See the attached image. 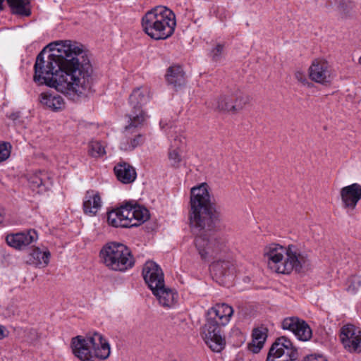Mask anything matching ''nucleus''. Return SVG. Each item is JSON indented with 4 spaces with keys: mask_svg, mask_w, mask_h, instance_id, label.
Instances as JSON below:
<instances>
[{
    "mask_svg": "<svg viewBox=\"0 0 361 361\" xmlns=\"http://www.w3.org/2000/svg\"><path fill=\"white\" fill-rule=\"evenodd\" d=\"M49 46L52 53L47 59L45 48L37 56L34 80L69 96L87 97L92 92V68L83 45L66 40Z\"/></svg>",
    "mask_w": 361,
    "mask_h": 361,
    "instance_id": "nucleus-1",
    "label": "nucleus"
},
{
    "mask_svg": "<svg viewBox=\"0 0 361 361\" xmlns=\"http://www.w3.org/2000/svg\"><path fill=\"white\" fill-rule=\"evenodd\" d=\"M190 228L195 235L194 244L204 261H209L221 250L224 240L214 231L219 214L212 202L207 183L193 187L190 191L188 209Z\"/></svg>",
    "mask_w": 361,
    "mask_h": 361,
    "instance_id": "nucleus-2",
    "label": "nucleus"
},
{
    "mask_svg": "<svg viewBox=\"0 0 361 361\" xmlns=\"http://www.w3.org/2000/svg\"><path fill=\"white\" fill-rule=\"evenodd\" d=\"M268 267L278 274H290L304 272L310 266L308 254L295 245L283 247L271 243L264 249Z\"/></svg>",
    "mask_w": 361,
    "mask_h": 361,
    "instance_id": "nucleus-3",
    "label": "nucleus"
},
{
    "mask_svg": "<svg viewBox=\"0 0 361 361\" xmlns=\"http://www.w3.org/2000/svg\"><path fill=\"white\" fill-rule=\"evenodd\" d=\"M176 26L174 13L166 6H157L147 11L142 18L144 32L155 40L171 37Z\"/></svg>",
    "mask_w": 361,
    "mask_h": 361,
    "instance_id": "nucleus-4",
    "label": "nucleus"
},
{
    "mask_svg": "<svg viewBox=\"0 0 361 361\" xmlns=\"http://www.w3.org/2000/svg\"><path fill=\"white\" fill-rule=\"evenodd\" d=\"M71 348L73 355L81 361L105 360L111 353L109 342L97 332L86 338L82 336L73 338Z\"/></svg>",
    "mask_w": 361,
    "mask_h": 361,
    "instance_id": "nucleus-5",
    "label": "nucleus"
},
{
    "mask_svg": "<svg viewBox=\"0 0 361 361\" xmlns=\"http://www.w3.org/2000/svg\"><path fill=\"white\" fill-rule=\"evenodd\" d=\"M102 262L109 269L125 271L134 266L135 259L130 249L123 243L110 242L99 252Z\"/></svg>",
    "mask_w": 361,
    "mask_h": 361,
    "instance_id": "nucleus-6",
    "label": "nucleus"
},
{
    "mask_svg": "<svg viewBox=\"0 0 361 361\" xmlns=\"http://www.w3.org/2000/svg\"><path fill=\"white\" fill-rule=\"evenodd\" d=\"M127 118L128 124L123 132L124 137L121 141L120 148L124 151H131L144 141L142 135L137 130L142 126L145 120L140 112L128 114Z\"/></svg>",
    "mask_w": 361,
    "mask_h": 361,
    "instance_id": "nucleus-7",
    "label": "nucleus"
},
{
    "mask_svg": "<svg viewBox=\"0 0 361 361\" xmlns=\"http://www.w3.org/2000/svg\"><path fill=\"white\" fill-rule=\"evenodd\" d=\"M299 357L298 349L285 336L278 338L272 344L267 361H296Z\"/></svg>",
    "mask_w": 361,
    "mask_h": 361,
    "instance_id": "nucleus-8",
    "label": "nucleus"
},
{
    "mask_svg": "<svg viewBox=\"0 0 361 361\" xmlns=\"http://www.w3.org/2000/svg\"><path fill=\"white\" fill-rule=\"evenodd\" d=\"M309 78L314 82L328 85L333 79L331 66L323 59H314L308 70Z\"/></svg>",
    "mask_w": 361,
    "mask_h": 361,
    "instance_id": "nucleus-9",
    "label": "nucleus"
},
{
    "mask_svg": "<svg viewBox=\"0 0 361 361\" xmlns=\"http://www.w3.org/2000/svg\"><path fill=\"white\" fill-rule=\"evenodd\" d=\"M282 329L290 331L302 341H307L312 336V331L309 324L297 317L285 318L281 323Z\"/></svg>",
    "mask_w": 361,
    "mask_h": 361,
    "instance_id": "nucleus-10",
    "label": "nucleus"
},
{
    "mask_svg": "<svg viewBox=\"0 0 361 361\" xmlns=\"http://www.w3.org/2000/svg\"><path fill=\"white\" fill-rule=\"evenodd\" d=\"M341 340L344 348L349 352H361V332L355 326H344L341 329Z\"/></svg>",
    "mask_w": 361,
    "mask_h": 361,
    "instance_id": "nucleus-11",
    "label": "nucleus"
},
{
    "mask_svg": "<svg viewBox=\"0 0 361 361\" xmlns=\"http://www.w3.org/2000/svg\"><path fill=\"white\" fill-rule=\"evenodd\" d=\"M38 239V234L34 229H29L26 231L16 233L8 234L6 236V242L10 247L22 250L31 243L36 242Z\"/></svg>",
    "mask_w": 361,
    "mask_h": 361,
    "instance_id": "nucleus-12",
    "label": "nucleus"
},
{
    "mask_svg": "<svg viewBox=\"0 0 361 361\" xmlns=\"http://www.w3.org/2000/svg\"><path fill=\"white\" fill-rule=\"evenodd\" d=\"M145 283L153 291L164 283V273L159 266L154 262H147L142 269Z\"/></svg>",
    "mask_w": 361,
    "mask_h": 361,
    "instance_id": "nucleus-13",
    "label": "nucleus"
},
{
    "mask_svg": "<svg viewBox=\"0 0 361 361\" xmlns=\"http://www.w3.org/2000/svg\"><path fill=\"white\" fill-rule=\"evenodd\" d=\"M340 194L343 207L353 210L361 200V185L353 183L343 187Z\"/></svg>",
    "mask_w": 361,
    "mask_h": 361,
    "instance_id": "nucleus-14",
    "label": "nucleus"
},
{
    "mask_svg": "<svg viewBox=\"0 0 361 361\" xmlns=\"http://www.w3.org/2000/svg\"><path fill=\"white\" fill-rule=\"evenodd\" d=\"M149 97V90L147 87H142L135 89L129 97V102L133 108L129 114L140 112L146 120L147 116L142 111V106L148 102Z\"/></svg>",
    "mask_w": 361,
    "mask_h": 361,
    "instance_id": "nucleus-15",
    "label": "nucleus"
},
{
    "mask_svg": "<svg viewBox=\"0 0 361 361\" xmlns=\"http://www.w3.org/2000/svg\"><path fill=\"white\" fill-rule=\"evenodd\" d=\"M185 143V138L180 135H176L171 140L168 153L169 162L171 167L175 169L180 167L183 161L180 148Z\"/></svg>",
    "mask_w": 361,
    "mask_h": 361,
    "instance_id": "nucleus-16",
    "label": "nucleus"
},
{
    "mask_svg": "<svg viewBox=\"0 0 361 361\" xmlns=\"http://www.w3.org/2000/svg\"><path fill=\"white\" fill-rule=\"evenodd\" d=\"M233 307L226 303H218L207 311V317L217 320L223 326L228 324L233 314Z\"/></svg>",
    "mask_w": 361,
    "mask_h": 361,
    "instance_id": "nucleus-17",
    "label": "nucleus"
},
{
    "mask_svg": "<svg viewBox=\"0 0 361 361\" xmlns=\"http://www.w3.org/2000/svg\"><path fill=\"white\" fill-rule=\"evenodd\" d=\"M126 212L128 213V218L130 221L131 227L137 226L146 221L149 217V211L140 205L126 204Z\"/></svg>",
    "mask_w": 361,
    "mask_h": 361,
    "instance_id": "nucleus-18",
    "label": "nucleus"
},
{
    "mask_svg": "<svg viewBox=\"0 0 361 361\" xmlns=\"http://www.w3.org/2000/svg\"><path fill=\"white\" fill-rule=\"evenodd\" d=\"M159 304L164 307H171L176 302L178 294L174 290L165 286L164 283L152 291Z\"/></svg>",
    "mask_w": 361,
    "mask_h": 361,
    "instance_id": "nucleus-19",
    "label": "nucleus"
},
{
    "mask_svg": "<svg viewBox=\"0 0 361 361\" xmlns=\"http://www.w3.org/2000/svg\"><path fill=\"white\" fill-rule=\"evenodd\" d=\"M128 213L126 212V204L119 208L113 209L107 215V221L109 225L114 227H131L130 221L128 218Z\"/></svg>",
    "mask_w": 361,
    "mask_h": 361,
    "instance_id": "nucleus-20",
    "label": "nucleus"
},
{
    "mask_svg": "<svg viewBox=\"0 0 361 361\" xmlns=\"http://www.w3.org/2000/svg\"><path fill=\"white\" fill-rule=\"evenodd\" d=\"M50 257L51 253L47 248L33 247L29 253L27 263L35 267H45L49 263Z\"/></svg>",
    "mask_w": 361,
    "mask_h": 361,
    "instance_id": "nucleus-21",
    "label": "nucleus"
},
{
    "mask_svg": "<svg viewBox=\"0 0 361 361\" xmlns=\"http://www.w3.org/2000/svg\"><path fill=\"white\" fill-rule=\"evenodd\" d=\"M114 172L118 180L126 184L133 183L137 177L135 168L126 162L116 164L114 166Z\"/></svg>",
    "mask_w": 361,
    "mask_h": 361,
    "instance_id": "nucleus-22",
    "label": "nucleus"
},
{
    "mask_svg": "<svg viewBox=\"0 0 361 361\" xmlns=\"http://www.w3.org/2000/svg\"><path fill=\"white\" fill-rule=\"evenodd\" d=\"M210 271L214 276L220 280L232 276L234 274V265L229 261L219 260L210 265Z\"/></svg>",
    "mask_w": 361,
    "mask_h": 361,
    "instance_id": "nucleus-23",
    "label": "nucleus"
},
{
    "mask_svg": "<svg viewBox=\"0 0 361 361\" xmlns=\"http://www.w3.org/2000/svg\"><path fill=\"white\" fill-rule=\"evenodd\" d=\"M39 102L44 106L54 111L61 110L65 107L63 97L54 93H42L39 95Z\"/></svg>",
    "mask_w": 361,
    "mask_h": 361,
    "instance_id": "nucleus-24",
    "label": "nucleus"
},
{
    "mask_svg": "<svg viewBox=\"0 0 361 361\" xmlns=\"http://www.w3.org/2000/svg\"><path fill=\"white\" fill-rule=\"evenodd\" d=\"M102 206L101 197L94 191H87L83 202L84 212L90 216L95 215Z\"/></svg>",
    "mask_w": 361,
    "mask_h": 361,
    "instance_id": "nucleus-25",
    "label": "nucleus"
},
{
    "mask_svg": "<svg viewBox=\"0 0 361 361\" xmlns=\"http://www.w3.org/2000/svg\"><path fill=\"white\" fill-rule=\"evenodd\" d=\"M167 82L174 88L183 86L185 84V73L180 66L173 65L167 69L166 75Z\"/></svg>",
    "mask_w": 361,
    "mask_h": 361,
    "instance_id": "nucleus-26",
    "label": "nucleus"
},
{
    "mask_svg": "<svg viewBox=\"0 0 361 361\" xmlns=\"http://www.w3.org/2000/svg\"><path fill=\"white\" fill-rule=\"evenodd\" d=\"M0 0V10H3V2ZM11 12L13 14L29 16L31 14L30 8V0H6Z\"/></svg>",
    "mask_w": 361,
    "mask_h": 361,
    "instance_id": "nucleus-27",
    "label": "nucleus"
},
{
    "mask_svg": "<svg viewBox=\"0 0 361 361\" xmlns=\"http://www.w3.org/2000/svg\"><path fill=\"white\" fill-rule=\"evenodd\" d=\"M207 345L214 352H220L225 345V340L222 337L221 330L211 331V341L204 339Z\"/></svg>",
    "mask_w": 361,
    "mask_h": 361,
    "instance_id": "nucleus-28",
    "label": "nucleus"
},
{
    "mask_svg": "<svg viewBox=\"0 0 361 361\" xmlns=\"http://www.w3.org/2000/svg\"><path fill=\"white\" fill-rule=\"evenodd\" d=\"M231 106H233V95H220L213 104L214 109L224 112H231V108H229Z\"/></svg>",
    "mask_w": 361,
    "mask_h": 361,
    "instance_id": "nucleus-29",
    "label": "nucleus"
},
{
    "mask_svg": "<svg viewBox=\"0 0 361 361\" xmlns=\"http://www.w3.org/2000/svg\"><path fill=\"white\" fill-rule=\"evenodd\" d=\"M221 324L217 320H213L212 318L207 317L206 323L202 326V336L203 339H208L211 341V331H216V330H221Z\"/></svg>",
    "mask_w": 361,
    "mask_h": 361,
    "instance_id": "nucleus-30",
    "label": "nucleus"
},
{
    "mask_svg": "<svg viewBox=\"0 0 361 361\" xmlns=\"http://www.w3.org/2000/svg\"><path fill=\"white\" fill-rule=\"evenodd\" d=\"M49 179L46 173L39 172V173L32 176L29 178L30 187L32 189H39V191H42L44 188L47 185V180Z\"/></svg>",
    "mask_w": 361,
    "mask_h": 361,
    "instance_id": "nucleus-31",
    "label": "nucleus"
},
{
    "mask_svg": "<svg viewBox=\"0 0 361 361\" xmlns=\"http://www.w3.org/2000/svg\"><path fill=\"white\" fill-rule=\"evenodd\" d=\"M89 154L92 157H101L106 154L105 145L98 140H92L89 143Z\"/></svg>",
    "mask_w": 361,
    "mask_h": 361,
    "instance_id": "nucleus-32",
    "label": "nucleus"
},
{
    "mask_svg": "<svg viewBox=\"0 0 361 361\" xmlns=\"http://www.w3.org/2000/svg\"><path fill=\"white\" fill-rule=\"evenodd\" d=\"M336 4L338 10L345 16H349L355 7V3L353 0H338Z\"/></svg>",
    "mask_w": 361,
    "mask_h": 361,
    "instance_id": "nucleus-33",
    "label": "nucleus"
},
{
    "mask_svg": "<svg viewBox=\"0 0 361 361\" xmlns=\"http://www.w3.org/2000/svg\"><path fill=\"white\" fill-rule=\"evenodd\" d=\"M248 102V97L240 95L238 97L233 96V106H231V113L235 114L242 110ZM231 108V106L229 107Z\"/></svg>",
    "mask_w": 361,
    "mask_h": 361,
    "instance_id": "nucleus-34",
    "label": "nucleus"
},
{
    "mask_svg": "<svg viewBox=\"0 0 361 361\" xmlns=\"http://www.w3.org/2000/svg\"><path fill=\"white\" fill-rule=\"evenodd\" d=\"M224 45L218 44L214 47L210 53L212 61L215 62L220 61L224 56Z\"/></svg>",
    "mask_w": 361,
    "mask_h": 361,
    "instance_id": "nucleus-35",
    "label": "nucleus"
},
{
    "mask_svg": "<svg viewBox=\"0 0 361 361\" xmlns=\"http://www.w3.org/2000/svg\"><path fill=\"white\" fill-rule=\"evenodd\" d=\"M252 338L257 341H261L264 344L267 338V329L265 327L255 329L252 331Z\"/></svg>",
    "mask_w": 361,
    "mask_h": 361,
    "instance_id": "nucleus-36",
    "label": "nucleus"
},
{
    "mask_svg": "<svg viewBox=\"0 0 361 361\" xmlns=\"http://www.w3.org/2000/svg\"><path fill=\"white\" fill-rule=\"evenodd\" d=\"M11 145L9 143L4 142L0 144V162L5 161L10 156Z\"/></svg>",
    "mask_w": 361,
    "mask_h": 361,
    "instance_id": "nucleus-37",
    "label": "nucleus"
},
{
    "mask_svg": "<svg viewBox=\"0 0 361 361\" xmlns=\"http://www.w3.org/2000/svg\"><path fill=\"white\" fill-rule=\"evenodd\" d=\"M264 343L252 338V341L248 344V350L254 353H257L263 348Z\"/></svg>",
    "mask_w": 361,
    "mask_h": 361,
    "instance_id": "nucleus-38",
    "label": "nucleus"
},
{
    "mask_svg": "<svg viewBox=\"0 0 361 361\" xmlns=\"http://www.w3.org/2000/svg\"><path fill=\"white\" fill-rule=\"evenodd\" d=\"M302 361H327V360L320 355H310L306 356Z\"/></svg>",
    "mask_w": 361,
    "mask_h": 361,
    "instance_id": "nucleus-39",
    "label": "nucleus"
},
{
    "mask_svg": "<svg viewBox=\"0 0 361 361\" xmlns=\"http://www.w3.org/2000/svg\"><path fill=\"white\" fill-rule=\"evenodd\" d=\"M295 78L298 81L302 82V84L308 83L305 75L300 71H298L295 73Z\"/></svg>",
    "mask_w": 361,
    "mask_h": 361,
    "instance_id": "nucleus-40",
    "label": "nucleus"
},
{
    "mask_svg": "<svg viewBox=\"0 0 361 361\" xmlns=\"http://www.w3.org/2000/svg\"><path fill=\"white\" fill-rule=\"evenodd\" d=\"M7 336V331L4 326L0 325V340Z\"/></svg>",
    "mask_w": 361,
    "mask_h": 361,
    "instance_id": "nucleus-41",
    "label": "nucleus"
},
{
    "mask_svg": "<svg viewBox=\"0 0 361 361\" xmlns=\"http://www.w3.org/2000/svg\"><path fill=\"white\" fill-rule=\"evenodd\" d=\"M19 113L16 112V113H12L8 117L10 119L13 120V121H16L17 119H18L19 118Z\"/></svg>",
    "mask_w": 361,
    "mask_h": 361,
    "instance_id": "nucleus-42",
    "label": "nucleus"
},
{
    "mask_svg": "<svg viewBox=\"0 0 361 361\" xmlns=\"http://www.w3.org/2000/svg\"><path fill=\"white\" fill-rule=\"evenodd\" d=\"M166 125L167 123L164 120L160 121V126L162 128H164Z\"/></svg>",
    "mask_w": 361,
    "mask_h": 361,
    "instance_id": "nucleus-43",
    "label": "nucleus"
},
{
    "mask_svg": "<svg viewBox=\"0 0 361 361\" xmlns=\"http://www.w3.org/2000/svg\"><path fill=\"white\" fill-rule=\"evenodd\" d=\"M359 63L361 65V56L359 58Z\"/></svg>",
    "mask_w": 361,
    "mask_h": 361,
    "instance_id": "nucleus-44",
    "label": "nucleus"
}]
</instances>
